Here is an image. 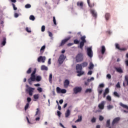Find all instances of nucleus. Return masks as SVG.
I'll use <instances>...</instances> for the list:
<instances>
[{"instance_id":"nucleus-1","label":"nucleus","mask_w":128,"mask_h":128,"mask_svg":"<svg viewBox=\"0 0 128 128\" xmlns=\"http://www.w3.org/2000/svg\"><path fill=\"white\" fill-rule=\"evenodd\" d=\"M76 62H80L84 60V54L80 52L76 56Z\"/></svg>"},{"instance_id":"nucleus-2","label":"nucleus","mask_w":128,"mask_h":128,"mask_svg":"<svg viewBox=\"0 0 128 128\" xmlns=\"http://www.w3.org/2000/svg\"><path fill=\"white\" fill-rule=\"evenodd\" d=\"M80 40H82L80 43L79 48L80 50H82L84 46V44L86 42V36H83L80 38Z\"/></svg>"},{"instance_id":"nucleus-3","label":"nucleus","mask_w":128,"mask_h":128,"mask_svg":"<svg viewBox=\"0 0 128 128\" xmlns=\"http://www.w3.org/2000/svg\"><path fill=\"white\" fill-rule=\"evenodd\" d=\"M74 94H78V92H80L82 90V87H76L73 89Z\"/></svg>"},{"instance_id":"nucleus-4","label":"nucleus","mask_w":128,"mask_h":128,"mask_svg":"<svg viewBox=\"0 0 128 128\" xmlns=\"http://www.w3.org/2000/svg\"><path fill=\"white\" fill-rule=\"evenodd\" d=\"M66 56H64V55L61 54L58 60L60 64H62L64 62V60H66Z\"/></svg>"},{"instance_id":"nucleus-5","label":"nucleus","mask_w":128,"mask_h":128,"mask_svg":"<svg viewBox=\"0 0 128 128\" xmlns=\"http://www.w3.org/2000/svg\"><path fill=\"white\" fill-rule=\"evenodd\" d=\"M26 92H28L30 96H32V88H30L28 86V85H26Z\"/></svg>"},{"instance_id":"nucleus-6","label":"nucleus","mask_w":128,"mask_h":128,"mask_svg":"<svg viewBox=\"0 0 128 128\" xmlns=\"http://www.w3.org/2000/svg\"><path fill=\"white\" fill-rule=\"evenodd\" d=\"M70 38H71V37L68 36L67 38H66L65 39L62 40L61 44H60V46H64L66 42H68V40H70Z\"/></svg>"},{"instance_id":"nucleus-7","label":"nucleus","mask_w":128,"mask_h":128,"mask_svg":"<svg viewBox=\"0 0 128 128\" xmlns=\"http://www.w3.org/2000/svg\"><path fill=\"white\" fill-rule=\"evenodd\" d=\"M87 54L90 58H92V50L91 47L87 48Z\"/></svg>"},{"instance_id":"nucleus-8","label":"nucleus","mask_w":128,"mask_h":128,"mask_svg":"<svg viewBox=\"0 0 128 128\" xmlns=\"http://www.w3.org/2000/svg\"><path fill=\"white\" fill-rule=\"evenodd\" d=\"M104 104H106V102L102 101L100 104L98 106L100 110H104Z\"/></svg>"},{"instance_id":"nucleus-9","label":"nucleus","mask_w":128,"mask_h":128,"mask_svg":"<svg viewBox=\"0 0 128 128\" xmlns=\"http://www.w3.org/2000/svg\"><path fill=\"white\" fill-rule=\"evenodd\" d=\"M46 61V57L45 56H40L39 58H38V62H44Z\"/></svg>"},{"instance_id":"nucleus-10","label":"nucleus","mask_w":128,"mask_h":128,"mask_svg":"<svg viewBox=\"0 0 128 128\" xmlns=\"http://www.w3.org/2000/svg\"><path fill=\"white\" fill-rule=\"evenodd\" d=\"M120 118L119 117H117L114 118L112 122V125L114 126V124H118V122H120Z\"/></svg>"},{"instance_id":"nucleus-11","label":"nucleus","mask_w":128,"mask_h":128,"mask_svg":"<svg viewBox=\"0 0 128 128\" xmlns=\"http://www.w3.org/2000/svg\"><path fill=\"white\" fill-rule=\"evenodd\" d=\"M70 85V80H66L64 82V88H67L68 87V86Z\"/></svg>"},{"instance_id":"nucleus-12","label":"nucleus","mask_w":128,"mask_h":128,"mask_svg":"<svg viewBox=\"0 0 128 128\" xmlns=\"http://www.w3.org/2000/svg\"><path fill=\"white\" fill-rule=\"evenodd\" d=\"M90 12L92 16H94V18H96V16H97L96 12V11L94 10H91Z\"/></svg>"},{"instance_id":"nucleus-13","label":"nucleus","mask_w":128,"mask_h":128,"mask_svg":"<svg viewBox=\"0 0 128 128\" xmlns=\"http://www.w3.org/2000/svg\"><path fill=\"white\" fill-rule=\"evenodd\" d=\"M76 72H78V70H82V67L81 65V64H77L76 65Z\"/></svg>"},{"instance_id":"nucleus-14","label":"nucleus","mask_w":128,"mask_h":128,"mask_svg":"<svg viewBox=\"0 0 128 128\" xmlns=\"http://www.w3.org/2000/svg\"><path fill=\"white\" fill-rule=\"evenodd\" d=\"M115 70H116V71L117 72H119V74H122L124 72V71L122 70V68H115Z\"/></svg>"},{"instance_id":"nucleus-15","label":"nucleus","mask_w":128,"mask_h":128,"mask_svg":"<svg viewBox=\"0 0 128 128\" xmlns=\"http://www.w3.org/2000/svg\"><path fill=\"white\" fill-rule=\"evenodd\" d=\"M42 80V76H35V80H34V82H40Z\"/></svg>"},{"instance_id":"nucleus-16","label":"nucleus","mask_w":128,"mask_h":128,"mask_svg":"<svg viewBox=\"0 0 128 128\" xmlns=\"http://www.w3.org/2000/svg\"><path fill=\"white\" fill-rule=\"evenodd\" d=\"M90 0H87L88 6L90 8H94V3H90Z\"/></svg>"},{"instance_id":"nucleus-17","label":"nucleus","mask_w":128,"mask_h":128,"mask_svg":"<svg viewBox=\"0 0 128 128\" xmlns=\"http://www.w3.org/2000/svg\"><path fill=\"white\" fill-rule=\"evenodd\" d=\"M76 72L78 74H77L78 76H82L84 74V72L82 70H77Z\"/></svg>"},{"instance_id":"nucleus-18","label":"nucleus","mask_w":128,"mask_h":128,"mask_svg":"<svg viewBox=\"0 0 128 128\" xmlns=\"http://www.w3.org/2000/svg\"><path fill=\"white\" fill-rule=\"evenodd\" d=\"M39 98H40V94H36L34 95V102H36L38 100Z\"/></svg>"},{"instance_id":"nucleus-19","label":"nucleus","mask_w":128,"mask_h":128,"mask_svg":"<svg viewBox=\"0 0 128 128\" xmlns=\"http://www.w3.org/2000/svg\"><path fill=\"white\" fill-rule=\"evenodd\" d=\"M104 52H106V47L104 46H102L101 47V54H104Z\"/></svg>"},{"instance_id":"nucleus-20","label":"nucleus","mask_w":128,"mask_h":128,"mask_svg":"<svg viewBox=\"0 0 128 128\" xmlns=\"http://www.w3.org/2000/svg\"><path fill=\"white\" fill-rule=\"evenodd\" d=\"M36 69L35 68L32 72V82L36 80Z\"/></svg>"},{"instance_id":"nucleus-21","label":"nucleus","mask_w":128,"mask_h":128,"mask_svg":"<svg viewBox=\"0 0 128 128\" xmlns=\"http://www.w3.org/2000/svg\"><path fill=\"white\" fill-rule=\"evenodd\" d=\"M69 116H70V110L68 109L65 113V116L66 118H68Z\"/></svg>"},{"instance_id":"nucleus-22","label":"nucleus","mask_w":128,"mask_h":128,"mask_svg":"<svg viewBox=\"0 0 128 128\" xmlns=\"http://www.w3.org/2000/svg\"><path fill=\"white\" fill-rule=\"evenodd\" d=\"M120 106H122V108H126V110H128V106L127 105H126L122 102H120Z\"/></svg>"},{"instance_id":"nucleus-23","label":"nucleus","mask_w":128,"mask_h":128,"mask_svg":"<svg viewBox=\"0 0 128 128\" xmlns=\"http://www.w3.org/2000/svg\"><path fill=\"white\" fill-rule=\"evenodd\" d=\"M28 82L30 84H32V73L31 74V76L30 78L28 80Z\"/></svg>"},{"instance_id":"nucleus-24","label":"nucleus","mask_w":128,"mask_h":128,"mask_svg":"<svg viewBox=\"0 0 128 128\" xmlns=\"http://www.w3.org/2000/svg\"><path fill=\"white\" fill-rule=\"evenodd\" d=\"M48 66L43 65L41 66V70H48Z\"/></svg>"},{"instance_id":"nucleus-25","label":"nucleus","mask_w":128,"mask_h":128,"mask_svg":"<svg viewBox=\"0 0 128 128\" xmlns=\"http://www.w3.org/2000/svg\"><path fill=\"white\" fill-rule=\"evenodd\" d=\"M46 50V46H43L40 50V54H44V50Z\"/></svg>"},{"instance_id":"nucleus-26","label":"nucleus","mask_w":128,"mask_h":128,"mask_svg":"<svg viewBox=\"0 0 128 128\" xmlns=\"http://www.w3.org/2000/svg\"><path fill=\"white\" fill-rule=\"evenodd\" d=\"M80 64H81V66H82V68H86V67L88 66V62H85L82 63Z\"/></svg>"},{"instance_id":"nucleus-27","label":"nucleus","mask_w":128,"mask_h":128,"mask_svg":"<svg viewBox=\"0 0 128 128\" xmlns=\"http://www.w3.org/2000/svg\"><path fill=\"white\" fill-rule=\"evenodd\" d=\"M82 120V116H78V118L75 121V122H80Z\"/></svg>"},{"instance_id":"nucleus-28","label":"nucleus","mask_w":128,"mask_h":128,"mask_svg":"<svg viewBox=\"0 0 128 128\" xmlns=\"http://www.w3.org/2000/svg\"><path fill=\"white\" fill-rule=\"evenodd\" d=\"M110 14H108V13H106V14L105 18H106V20H108L110 19Z\"/></svg>"},{"instance_id":"nucleus-29","label":"nucleus","mask_w":128,"mask_h":128,"mask_svg":"<svg viewBox=\"0 0 128 128\" xmlns=\"http://www.w3.org/2000/svg\"><path fill=\"white\" fill-rule=\"evenodd\" d=\"M49 82L50 84L52 82V74H50L49 76Z\"/></svg>"},{"instance_id":"nucleus-30","label":"nucleus","mask_w":128,"mask_h":128,"mask_svg":"<svg viewBox=\"0 0 128 128\" xmlns=\"http://www.w3.org/2000/svg\"><path fill=\"white\" fill-rule=\"evenodd\" d=\"M77 6H80V8H82L84 6V2H78Z\"/></svg>"},{"instance_id":"nucleus-31","label":"nucleus","mask_w":128,"mask_h":128,"mask_svg":"<svg viewBox=\"0 0 128 128\" xmlns=\"http://www.w3.org/2000/svg\"><path fill=\"white\" fill-rule=\"evenodd\" d=\"M6 38H4L3 41L1 43V44L2 46H6Z\"/></svg>"},{"instance_id":"nucleus-32","label":"nucleus","mask_w":128,"mask_h":128,"mask_svg":"<svg viewBox=\"0 0 128 128\" xmlns=\"http://www.w3.org/2000/svg\"><path fill=\"white\" fill-rule=\"evenodd\" d=\"M94 65L92 62L90 63V66L88 67L89 70H92L94 68Z\"/></svg>"},{"instance_id":"nucleus-33","label":"nucleus","mask_w":128,"mask_h":128,"mask_svg":"<svg viewBox=\"0 0 128 128\" xmlns=\"http://www.w3.org/2000/svg\"><path fill=\"white\" fill-rule=\"evenodd\" d=\"M28 108H30V103H27L24 106V110H26Z\"/></svg>"},{"instance_id":"nucleus-34","label":"nucleus","mask_w":128,"mask_h":128,"mask_svg":"<svg viewBox=\"0 0 128 128\" xmlns=\"http://www.w3.org/2000/svg\"><path fill=\"white\" fill-rule=\"evenodd\" d=\"M110 120H108L106 122V126H107V128H108V126H110Z\"/></svg>"},{"instance_id":"nucleus-35","label":"nucleus","mask_w":128,"mask_h":128,"mask_svg":"<svg viewBox=\"0 0 128 128\" xmlns=\"http://www.w3.org/2000/svg\"><path fill=\"white\" fill-rule=\"evenodd\" d=\"M74 44H80V40L76 39L74 40Z\"/></svg>"},{"instance_id":"nucleus-36","label":"nucleus","mask_w":128,"mask_h":128,"mask_svg":"<svg viewBox=\"0 0 128 128\" xmlns=\"http://www.w3.org/2000/svg\"><path fill=\"white\" fill-rule=\"evenodd\" d=\"M108 110H112V108H114V106L112 105H108L107 106Z\"/></svg>"},{"instance_id":"nucleus-37","label":"nucleus","mask_w":128,"mask_h":128,"mask_svg":"<svg viewBox=\"0 0 128 128\" xmlns=\"http://www.w3.org/2000/svg\"><path fill=\"white\" fill-rule=\"evenodd\" d=\"M114 96H116V98H120V94H118V93L116 92H114Z\"/></svg>"},{"instance_id":"nucleus-38","label":"nucleus","mask_w":128,"mask_h":128,"mask_svg":"<svg viewBox=\"0 0 128 128\" xmlns=\"http://www.w3.org/2000/svg\"><path fill=\"white\" fill-rule=\"evenodd\" d=\"M26 30L27 32H32V30H30V28H28V27H26Z\"/></svg>"},{"instance_id":"nucleus-39","label":"nucleus","mask_w":128,"mask_h":128,"mask_svg":"<svg viewBox=\"0 0 128 128\" xmlns=\"http://www.w3.org/2000/svg\"><path fill=\"white\" fill-rule=\"evenodd\" d=\"M56 92L58 94H60L62 92V89H60V87H57L56 88Z\"/></svg>"},{"instance_id":"nucleus-40","label":"nucleus","mask_w":128,"mask_h":128,"mask_svg":"<svg viewBox=\"0 0 128 128\" xmlns=\"http://www.w3.org/2000/svg\"><path fill=\"white\" fill-rule=\"evenodd\" d=\"M106 100H108V102H112V97L109 95L106 97Z\"/></svg>"},{"instance_id":"nucleus-41","label":"nucleus","mask_w":128,"mask_h":128,"mask_svg":"<svg viewBox=\"0 0 128 128\" xmlns=\"http://www.w3.org/2000/svg\"><path fill=\"white\" fill-rule=\"evenodd\" d=\"M92 92V90L91 88H88L85 91V92L86 94L88 92Z\"/></svg>"},{"instance_id":"nucleus-42","label":"nucleus","mask_w":128,"mask_h":128,"mask_svg":"<svg viewBox=\"0 0 128 128\" xmlns=\"http://www.w3.org/2000/svg\"><path fill=\"white\" fill-rule=\"evenodd\" d=\"M32 8V6L30 4L25 5L26 8Z\"/></svg>"},{"instance_id":"nucleus-43","label":"nucleus","mask_w":128,"mask_h":128,"mask_svg":"<svg viewBox=\"0 0 128 128\" xmlns=\"http://www.w3.org/2000/svg\"><path fill=\"white\" fill-rule=\"evenodd\" d=\"M125 78V82H126L127 86H128V76H126L124 77Z\"/></svg>"},{"instance_id":"nucleus-44","label":"nucleus","mask_w":128,"mask_h":128,"mask_svg":"<svg viewBox=\"0 0 128 128\" xmlns=\"http://www.w3.org/2000/svg\"><path fill=\"white\" fill-rule=\"evenodd\" d=\"M46 30V26H42L41 28V31L44 32Z\"/></svg>"},{"instance_id":"nucleus-45","label":"nucleus","mask_w":128,"mask_h":128,"mask_svg":"<svg viewBox=\"0 0 128 128\" xmlns=\"http://www.w3.org/2000/svg\"><path fill=\"white\" fill-rule=\"evenodd\" d=\"M53 22L55 26H56V17L53 16Z\"/></svg>"},{"instance_id":"nucleus-46","label":"nucleus","mask_w":128,"mask_h":128,"mask_svg":"<svg viewBox=\"0 0 128 128\" xmlns=\"http://www.w3.org/2000/svg\"><path fill=\"white\" fill-rule=\"evenodd\" d=\"M66 89L61 90V94H66Z\"/></svg>"},{"instance_id":"nucleus-47","label":"nucleus","mask_w":128,"mask_h":128,"mask_svg":"<svg viewBox=\"0 0 128 128\" xmlns=\"http://www.w3.org/2000/svg\"><path fill=\"white\" fill-rule=\"evenodd\" d=\"M26 120L28 121V124H32V122H30V118H28V117L26 116Z\"/></svg>"},{"instance_id":"nucleus-48","label":"nucleus","mask_w":128,"mask_h":128,"mask_svg":"<svg viewBox=\"0 0 128 128\" xmlns=\"http://www.w3.org/2000/svg\"><path fill=\"white\" fill-rule=\"evenodd\" d=\"M94 80V77H92L90 79H88L87 82H92V80Z\"/></svg>"},{"instance_id":"nucleus-49","label":"nucleus","mask_w":128,"mask_h":128,"mask_svg":"<svg viewBox=\"0 0 128 128\" xmlns=\"http://www.w3.org/2000/svg\"><path fill=\"white\" fill-rule=\"evenodd\" d=\"M96 118L94 117V118L91 120L92 122H96Z\"/></svg>"},{"instance_id":"nucleus-50","label":"nucleus","mask_w":128,"mask_h":128,"mask_svg":"<svg viewBox=\"0 0 128 128\" xmlns=\"http://www.w3.org/2000/svg\"><path fill=\"white\" fill-rule=\"evenodd\" d=\"M12 6H13L14 10H18V8L16 7V5L14 4H12Z\"/></svg>"},{"instance_id":"nucleus-51","label":"nucleus","mask_w":128,"mask_h":128,"mask_svg":"<svg viewBox=\"0 0 128 128\" xmlns=\"http://www.w3.org/2000/svg\"><path fill=\"white\" fill-rule=\"evenodd\" d=\"M27 102H28L27 104H30V102H32V98H30L28 97L27 98Z\"/></svg>"},{"instance_id":"nucleus-52","label":"nucleus","mask_w":128,"mask_h":128,"mask_svg":"<svg viewBox=\"0 0 128 128\" xmlns=\"http://www.w3.org/2000/svg\"><path fill=\"white\" fill-rule=\"evenodd\" d=\"M48 36H50V38H52V33L50 31H48Z\"/></svg>"},{"instance_id":"nucleus-53","label":"nucleus","mask_w":128,"mask_h":128,"mask_svg":"<svg viewBox=\"0 0 128 128\" xmlns=\"http://www.w3.org/2000/svg\"><path fill=\"white\" fill-rule=\"evenodd\" d=\"M116 48H117L118 50H120V45L118 44H116Z\"/></svg>"},{"instance_id":"nucleus-54","label":"nucleus","mask_w":128,"mask_h":128,"mask_svg":"<svg viewBox=\"0 0 128 128\" xmlns=\"http://www.w3.org/2000/svg\"><path fill=\"white\" fill-rule=\"evenodd\" d=\"M37 90H38V92H42V88H40V87H38V88H37Z\"/></svg>"},{"instance_id":"nucleus-55","label":"nucleus","mask_w":128,"mask_h":128,"mask_svg":"<svg viewBox=\"0 0 128 128\" xmlns=\"http://www.w3.org/2000/svg\"><path fill=\"white\" fill-rule=\"evenodd\" d=\"M57 114L59 118H60V116L62 115V112L60 111H57Z\"/></svg>"},{"instance_id":"nucleus-56","label":"nucleus","mask_w":128,"mask_h":128,"mask_svg":"<svg viewBox=\"0 0 128 128\" xmlns=\"http://www.w3.org/2000/svg\"><path fill=\"white\" fill-rule=\"evenodd\" d=\"M104 116H100L99 118V120L102 122V120H104Z\"/></svg>"},{"instance_id":"nucleus-57","label":"nucleus","mask_w":128,"mask_h":128,"mask_svg":"<svg viewBox=\"0 0 128 128\" xmlns=\"http://www.w3.org/2000/svg\"><path fill=\"white\" fill-rule=\"evenodd\" d=\"M106 78H108L109 80H110L112 78V76L110 75V74H108L106 75Z\"/></svg>"},{"instance_id":"nucleus-58","label":"nucleus","mask_w":128,"mask_h":128,"mask_svg":"<svg viewBox=\"0 0 128 128\" xmlns=\"http://www.w3.org/2000/svg\"><path fill=\"white\" fill-rule=\"evenodd\" d=\"M104 92H106V94H108V92H110V90H108V88H106Z\"/></svg>"},{"instance_id":"nucleus-59","label":"nucleus","mask_w":128,"mask_h":128,"mask_svg":"<svg viewBox=\"0 0 128 128\" xmlns=\"http://www.w3.org/2000/svg\"><path fill=\"white\" fill-rule=\"evenodd\" d=\"M27 74H30L32 72V68H30L26 72Z\"/></svg>"},{"instance_id":"nucleus-60","label":"nucleus","mask_w":128,"mask_h":128,"mask_svg":"<svg viewBox=\"0 0 128 128\" xmlns=\"http://www.w3.org/2000/svg\"><path fill=\"white\" fill-rule=\"evenodd\" d=\"M128 49L126 48H120L119 50H122L123 52H125V50H126Z\"/></svg>"},{"instance_id":"nucleus-61","label":"nucleus","mask_w":128,"mask_h":128,"mask_svg":"<svg viewBox=\"0 0 128 128\" xmlns=\"http://www.w3.org/2000/svg\"><path fill=\"white\" fill-rule=\"evenodd\" d=\"M38 112H40V109H38V108L36 109V114L35 116H38Z\"/></svg>"},{"instance_id":"nucleus-62","label":"nucleus","mask_w":128,"mask_h":128,"mask_svg":"<svg viewBox=\"0 0 128 128\" xmlns=\"http://www.w3.org/2000/svg\"><path fill=\"white\" fill-rule=\"evenodd\" d=\"M116 88H120V82H118L116 85Z\"/></svg>"},{"instance_id":"nucleus-63","label":"nucleus","mask_w":128,"mask_h":128,"mask_svg":"<svg viewBox=\"0 0 128 128\" xmlns=\"http://www.w3.org/2000/svg\"><path fill=\"white\" fill-rule=\"evenodd\" d=\"M98 94L100 96V94H102V90H98Z\"/></svg>"},{"instance_id":"nucleus-64","label":"nucleus","mask_w":128,"mask_h":128,"mask_svg":"<svg viewBox=\"0 0 128 128\" xmlns=\"http://www.w3.org/2000/svg\"><path fill=\"white\" fill-rule=\"evenodd\" d=\"M99 86L100 88H104V84H100Z\"/></svg>"}]
</instances>
